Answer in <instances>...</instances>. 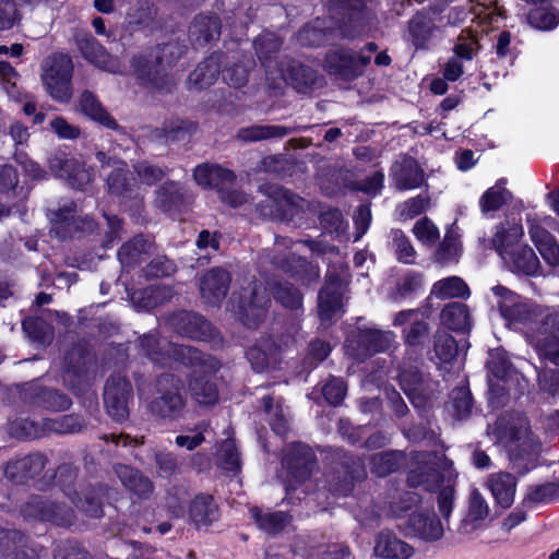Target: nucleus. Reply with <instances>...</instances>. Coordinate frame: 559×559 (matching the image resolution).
Wrapping results in <instances>:
<instances>
[{
	"mask_svg": "<svg viewBox=\"0 0 559 559\" xmlns=\"http://www.w3.org/2000/svg\"><path fill=\"white\" fill-rule=\"evenodd\" d=\"M328 9L334 26L316 19L298 32L297 40L301 46L320 47L345 38L354 39L369 33L376 22L366 0H329Z\"/></svg>",
	"mask_w": 559,
	"mask_h": 559,
	"instance_id": "obj_1",
	"label": "nucleus"
},
{
	"mask_svg": "<svg viewBox=\"0 0 559 559\" xmlns=\"http://www.w3.org/2000/svg\"><path fill=\"white\" fill-rule=\"evenodd\" d=\"M495 435L498 443L508 450L510 460L521 468V474L535 467L539 443L524 416L510 412L501 414L495 424Z\"/></svg>",
	"mask_w": 559,
	"mask_h": 559,
	"instance_id": "obj_2",
	"label": "nucleus"
},
{
	"mask_svg": "<svg viewBox=\"0 0 559 559\" xmlns=\"http://www.w3.org/2000/svg\"><path fill=\"white\" fill-rule=\"evenodd\" d=\"M523 227L516 222L506 221L497 226L491 246L504 266L513 273L536 276L540 271V262L533 248L519 245L523 237Z\"/></svg>",
	"mask_w": 559,
	"mask_h": 559,
	"instance_id": "obj_3",
	"label": "nucleus"
},
{
	"mask_svg": "<svg viewBox=\"0 0 559 559\" xmlns=\"http://www.w3.org/2000/svg\"><path fill=\"white\" fill-rule=\"evenodd\" d=\"M98 370L96 353L87 341L72 343L64 353L62 381L67 389L80 396L93 384Z\"/></svg>",
	"mask_w": 559,
	"mask_h": 559,
	"instance_id": "obj_4",
	"label": "nucleus"
},
{
	"mask_svg": "<svg viewBox=\"0 0 559 559\" xmlns=\"http://www.w3.org/2000/svg\"><path fill=\"white\" fill-rule=\"evenodd\" d=\"M147 408L152 416L165 421L183 418L187 408L183 381L169 372L157 376L154 380L153 397Z\"/></svg>",
	"mask_w": 559,
	"mask_h": 559,
	"instance_id": "obj_5",
	"label": "nucleus"
},
{
	"mask_svg": "<svg viewBox=\"0 0 559 559\" xmlns=\"http://www.w3.org/2000/svg\"><path fill=\"white\" fill-rule=\"evenodd\" d=\"M453 462L438 452H424L417 456L416 465L407 473L406 481L411 488H421L426 491L438 489L447 478H456Z\"/></svg>",
	"mask_w": 559,
	"mask_h": 559,
	"instance_id": "obj_6",
	"label": "nucleus"
},
{
	"mask_svg": "<svg viewBox=\"0 0 559 559\" xmlns=\"http://www.w3.org/2000/svg\"><path fill=\"white\" fill-rule=\"evenodd\" d=\"M366 478L367 469L360 456L342 449L334 452L331 468L326 474V486L332 495L346 497L352 493L357 483Z\"/></svg>",
	"mask_w": 559,
	"mask_h": 559,
	"instance_id": "obj_7",
	"label": "nucleus"
},
{
	"mask_svg": "<svg viewBox=\"0 0 559 559\" xmlns=\"http://www.w3.org/2000/svg\"><path fill=\"white\" fill-rule=\"evenodd\" d=\"M166 322L175 333L182 337L209 343L212 348L223 346L224 338L218 329L198 312L179 310L170 313Z\"/></svg>",
	"mask_w": 559,
	"mask_h": 559,
	"instance_id": "obj_8",
	"label": "nucleus"
},
{
	"mask_svg": "<svg viewBox=\"0 0 559 559\" xmlns=\"http://www.w3.org/2000/svg\"><path fill=\"white\" fill-rule=\"evenodd\" d=\"M491 374L495 378V381L491 379V405L495 399L503 405L511 395L522 394L526 385L524 377L499 352L491 353Z\"/></svg>",
	"mask_w": 559,
	"mask_h": 559,
	"instance_id": "obj_9",
	"label": "nucleus"
},
{
	"mask_svg": "<svg viewBox=\"0 0 559 559\" xmlns=\"http://www.w3.org/2000/svg\"><path fill=\"white\" fill-rule=\"evenodd\" d=\"M72 71L73 63L67 55L56 53L46 59L41 80L53 99L68 102L71 98Z\"/></svg>",
	"mask_w": 559,
	"mask_h": 559,
	"instance_id": "obj_10",
	"label": "nucleus"
},
{
	"mask_svg": "<svg viewBox=\"0 0 559 559\" xmlns=\"http://www.w3.org/2000/svg\"><path fill=\"white\" fill-rule=\"evenodd\" d=\"M131 68L140 85L160 94L171 93L176 86L169 69L154 56L148 59L143 56H134L131 59Z\"/></svg>",
	"mask_w": 559,
	"mask_h": 559,
	"instance_id": "obj_11",
	"label": "nucleus"
},
{
	"mask_svg": "<svg viewBox=\"0 0 559 559\" xmlns=\"http://www.w3.org/2000/svg\"><path fill=\"white\" fill-rule=\"evenodd\" d=\"M272 74V71L266 70V81L270 82L269 86L273 90L282 88L285 82L289 80L298 93L307 94L321 88L325 83L324 76L317 70L295 60L287 68V78L283 71H276L274 76H271Z\"/></svg>",
	"mask_w": 559,
	"mask_h": 559,
	"instance_id": "obj_12",
	"label": "nucleus"
},
{
	"mask_svg": "<svg viewBox=\"0 0 559 559\" xmlns=\"http://www.w3.org/2000/svg\"><path fill=\"white\" fill-rule=\"evenodd\" d=\"M103 397L107 414L112 420L122 423L129 418L133 388L127 377L119 373L110 376L105 382Z\"/></svg>",
	"mask_w": 559,
	"mask_h": 559,
	"instance_id": "obj_13",
	"label": "nucleus"
},
{
	"mask_svg": "<svg viewBox=\"0 0 559 559\" xmlns=\"http://www.w3.org/2000/svg\"><path fill=\"white\" fill-rule=\"evenodd\" d=\"M394 335L378 329L357 328L346 340L347 352L358 360L385 352L390 348Z\"/></svg>",
	"mask_w": 559,
	"mask_h": 559,
	"instance_id": "obj_14",
	"label": "nucleus"
},
{
	"mask_svg": "<svg viewBox=\"0 0 559 559\" xmlns=\"http://www.w3.org/2000/svg\"><path fill=\"white\" fill-rule=\"evenodd\" d=\"M370 63V56L362 52L355 55L350 50H333L325 55L324 70L343 81H353L362 75Z\"/></svg>",
	"mask_w": 559,
	"mask_h": 559,
	"instance_id": "obj_15",
	"label": "nucleus"
},
{
	"mask_svg": "<svg viewBox=\"0 0 559 559\" xmlns=\"http://www.w3.org/2000/svg\"><path fill=\"white\" fill-rule=\"evenodd\" d=\"M269 305L266 290L255 283L249 284L240 294L238 306L240 321L249 329L259 328L266 318Z\"/></svg>",
	"mask_w": 559,
	"mask_h": 559,
	"instance_id": "obj_16",
	"label": "nucleus"
},
{
	"mask_svg": "<svg viewBox=\"0 0 559 559\" xmlns=\"http://www.w3.org/2000/svg\"><path fill=\"white\" fill-rule=\"evenodd\" d=\"M283 466L296 485L309 480L313 472L319 468L314 452L302 442H294L288 445L283 457Z\"/></svg>",
	"mask_w": 559,
	"mask_h": 559,
	"instance_id": "obj_17",
	"label": "nucleus"
},
{
	"mask_svg": "<svg viewBox=\"0 0 559 559\" xmlns=\"http://www.w3.org/2000/svg\"><path fill=\"white\" fill-rule=\"evenodd\" d=\"M520 330L534 343H538L539 337L559 335V313L554 308L534 302Z\"/></svg>",
	"mask_w": 559,
	"mask_h": 559,
	"instance_id": "obj_18",
	"label": "nucleus"
},
{
	"mask_svg": "<svg viewBox=\"0 0 559 559\" xmlns=\"http://www.w3.org/2000/svg\"><path fill=\"white\" fill-rule=\"evenodd\" d=\"M48 464V457L43 452H31L15 456L3 465L4 478L15 485H26L41 474Z\"/></svg>",
	"mask_w": 559,
	"mask_h": 559,
	"instance_id": "obj_19",
	"label": "nucleus"
},
{
	"mask_svg": "<svg viewBox=\"0 0 559 559\" xmlns=\"http://www.w3.org/2000/svg\"><path fill=\"white\" fill-rule=\"evenodd\" d=\"M270 262L275 269L289 275L304 286H310L320 280L318 264L296 253H274L271 255Z\"/></svg>",
	"mask_w": 559,
	"mask_h": 559,
	"instance_id": "obj_20",
	"label": "nucleus"
},
{
	"mask_svg": "<svg viewBox=\"0 0 559 559\" xmlns=\"http://www.w3.org/2000/svg\"><path fill=\"white\" fill-rule=\"evenodd\" d=\"M397 378L402 390L416 409L426 411L431 406V392L426 389L424 374L417 365L404 360Z\"/></svg>",
	"mask_w": 559,
	"mask_h": 559,
	"instance_id": "obj_21",
	"label": "nucleus"
},
{
	"mask_svg": "<svg viewBox=\"0 0 559 559\" xmlns=\"http://www.w3.org/2000/svg\"><path fill=\"white\" fill-rule=\"evenodd\" d=\"M500 316L508 325L521 328L534 302L523 300L520 295L498 285L492 288Z\"/></svg>",
	"mask_w": 559,
	"mask_h": 559,
	"instance_id": "obj_22",
	"label": "nucleus"
},
{
	"mask_svg": "<svg viewBox=\"0 0 559 559\" xmlns=\"http://www.w3.org/2000/svg\"><path fill=\"white\" fill-rule=\"evenodd\" d=\"M73 40L83 58L95 67L111 72H119V63L98 40L88 32L75 29Z\"/></svg>",
	"mask_w": 559,
	"mask_h": 559,
	"instance_id": "obj_23",
	"label": "nucleus"
},
{
	"mask_svg": "<svg viewBox=\"0 0 559 559\" xmlns=\"http://www.w3.org/2000/svg\"><path fill=\"white\" fill-rule=\"evenodd\" d=\"M114 492V487L106 483L97 481L87 485L82 491H78V497L70 499V501L86 516L100 519L105 514V502Z\"/></svg>",
	"mask_w": 559,
	"mask_h": 559,
	"instance_id": "obj_24",
	"label": "nucleus"
},
{
	"mask_svg": "<svg viewBox=\"0 0 559 559\" xmlns=\"http://www.w3.org/2000/svg\"><path fill=\"white\" fill-rule=\"evenodd\" d=\"M154 205L165 213H178L193 201L191 191L180 181L166 180L154 192Z\"/></svg>",
	"mask_w": 559,
	"mask_h": 559,
	"instance_id": "obj_25",
	"label": "nucleus"
},
{
	"mask_svg": "<svg viewBox=\"0 0 559 559\" xmlns=\"http://www.w3.org/2000/svg\"><path fill=\"white\" fill-rule=\"evenodd\" d=\"M176 361L193 370L217 372L222 364L211 354L190 345L169 343V362Z\"/></svg>",
	"mask_w": 559,
	"mask_h": 559,
	"instance_id": "obj_26",
	"label": "nucleus"
},
{
	"mask_svg": "<svg viewBox=\"0 0 559 559\" xmlns=\"http://www.w3.org/2000/svg\"><path fill=\"white\" fill-rule=\"evenodd\" d=\"M231 282L230 273L221 266L207 270L200 278V293L206 304L219 306L226 298Z\"/></svg>",
	"mask_w": 559,
	"mask_h": 559,
	"instance_id": "obj_27",
	"label": "nucleus"
},
{
	"mask_svg": "<svg viewBox=\"0 0 559 559\" xmlns=\"http://www.w3.org/2000/svg\"><path fill=\"white\" fill-rule=\"evenodd\" d=\"M49 169L68 185L82 189L93 180L92 170L81 166L75 159L68 158L66 154H56L48 159Z\"/></svg>",
	"mask_w": 559,
	"mask_h": 559,
	"instance_id": "obj_28",
	"label": "nucleus"
},
{
	"mask_svg": "<svg viewBox=\"0 0 559 559\" xmlns=\"http://www.w3.org/2000/svg\"><path fill=\"white\" fill-rule=\"evenodd\" d=\"M25 402L51 412H63L71 407V397L55 388L31 384L23 392Z\"/></svg>",
	"mask_w": 559,
	"mask_h": 559,
	"instance_id": "obj_29",
	"label": "nucleus"
},
{
	"mask_svg": "<svg viewBox=\"0 0 559 559\" xmlns=\"http://www.w3.org/2000/svg\"><path fill=\"white\" fill-rule=\"evenodd\" d=\"M391 177L397 190H411L425 183V171L412 156H403L391 166Z\"/></svg>",
	"mask_w": 559,
	"mask_h": 559,
	"instance_id": "obj_30",
	"label": "nucleus"
},
{
	"mask_svg": "<svg viewBox=\"0 0 559 559\" xmlns=\"http://www.w3.org/2000/svg\"><path fill=\"white\" fill-rule=\"evenodd\" d=\"M457 354L456 340L445 330H437L432 336V349L427 352L429 360L439 369L449 371V366L456 359Z\"/></svg>",
	"mask_w": 559,
	"mask_h": 559,
	"instance_id": "obj_31",
	"label": "nucleus"
},
{
	"mask_svg": "<svg viewBox=\"0 0 559 559\" xmlns=\"http://www.w3.org/2000/svg\"><path fill=\"white\" fill-rule=\"evenodd\" d=\"M310 128L311 127L308 126L285 127L275 124H251L240 128L235 138L242 143H253L272 139H282L288 134L298 132L299 130H307Z\"/></svg>",
	"mask_w": 559,
	"mask_h": 559,
	"instance_id": "obj_32",
	"label": "nucleus"
},
{
	"mask_svg": "<svg viewBox=\"0 0 559 559\" xmlns=\"http://www.w3.org/2000/svg\"><path fill=\"white\" fill-rule=\"evenodd\" d=\"M112 471L122 486L140 499H147L152 495L153 481L140 469L131 465L115 463Z\"/></svg>",
	"mask_w": 559,
	"mask_h": 559,
	"instance_id": "obj_33",
	"label": "nucleus"
},
{
	"mask_svg": "<svg viewBox=\"0 0 559 559\" xmlns=\"http://www.w3.org/2000/svg\"><path fill=\"white\" fill-rule=\"evenodd\" d=\"M281 346L273 340H261L246 352V357L255 372L276 368L280 362Z\"/></svg>",
	"mask_w": 559,
	"mask_h": 559,
	"instance_id": "obj_34",
	"label": "nucleus"
},
{
	"mask_svg": "<svg viewBox=\"0 0 559 559\" xmlns=\"http://www.w3.org/2000/svg\"><path fill=\"white\" fill-rule=\"evenodd\" d=\"M217 372L192 370L188 386L194 401L204 406L214 405L218 401V389L213 380Z\"/></svg>",
	"mask_w": 559,
	"mask_h": 559,
	"instance_id": "obj_35",
	"label": "nucleus"
},
{
	"mask_svg": "<svg viewBox=\"0 0 559 559\" xmlns=\"http://www.w3.org/2000/svg\"><path fill=\"white\" fill-rule=\"evenodd\" d=\"M409 534L425 542H437L443 536V526L435 513L417 512L407 520Z\"/></svg>",
	"mask_w": 559,
	"mask_h": 559,
	"instance_id": "obj_36",
	"label": "nucleus"
},
{
	"mask_svg": "<svg viewBox=\"0 0 559 559\" xmlns=\"http://www.w3.org/2000/svg\"><path fill=\"white\" fill-rule=\"evenodd\" d=\"M221 20L217 15H197L189 26V39L194 47L218 40L221 36Z\"/></svg>",
	"mask_w": 559,
	"mask_h": 559,
	"instance_id": "obj_37",
	"label": "nucleus"
},
{
	"mask_svg": "<svg viewBox=\"0 0 559 559\" xmlns=\"http://www.w3.org/2000/svg\"><path fill=\"white\" fill-rule=\"evenodd\" d=\"M155 251L156 243L154 238L139 234L120 247L118 259L123 266H134L141 262L142 255H151Z\"/></svg>",
	"mask_w": 559,
	"mask_h": 559,
	"instance_id": "obj_38",
	"label": "nucleus"
},
{
	"mask_svg": "<svg viewBox=\"0 0 559 559\" xmlns=\"http://www.w3.org/2000/svg\"><path fill=\"white\" fill-rule=\"evenodd\" d=\"M224 59V52H213L210 57L200 62L189 74V83L197 90H203L213 85L221 73V64Z\"/></svg>",
	"mask_w": 559,
	"mask_h": 559,
	"instance_id": "obj_39",
	"label": "nucleus"
},
{
	"mask_svg": "<svg viewBox=\"0 0 559 559\" xmlns=\"http://www.w3.org/2000/svg\"><path fill=\"white\" fill-rule=\"evenodd\" d=\"M373 551L376 556L384 559H408L414 554L411 545L390 531H382L377 535Z\"/></svg>",
	"mask_w": 559,
	"mask_h": 559,
	"instance_id": "obj_40",
	"label": "nucleus"
},
{
	"mask_svg": "<svg viewBox=\"0 0 559 559\" xmlns=\"http://www.w3.org/2000/svg\"><path fill=\"white\" fill-rule=\"evenodd\" d=\"M190 519L197 528H207L219 518L218 506L211 495L200 493L195 496L190 504Z\"/></svg>",
	"mask_w": 559,
	"mask_h": 559,
	"instance_id": "obj_41",
	"label": "nucleus"
},
{
	"mask_svg": "<svg viewBox=\"0 0 559 559\" xmlns=\"http://www.w3.org/2000/svg\"><path fill=\"white\" fill-rule=\"evenodd\" d=\"M27 536L15 528H4L0 525V549L3 551V559H35L25 549Z\"/></svg>",
	"mask_w": 559,
	"mask_h": 559,
	"instance_id": "obj_42",
	"label": "nucleus"
},
{
	"mask_svg": "<svg viewBox=\"0 0 559 559\" xmlns=\"http://www.w3.org/2000/svg\"><path fill=\"white\" fill-rule=\"evenodd\" d=\"M430 326L424 320H416L403 330L404 343L407 346V360L415 362L421 357L424 347L429 340Z\"/></svg>",
	"mask_w": 559,
	"mask_h": 559,
	"instance_id": "obj_43",
	"label": "nucleus"
},
{
	"mask_svg": "<svg viewBox=\"0 0 559 559\" xmlns=\"http://www.w3.org/2000/svg\"><path fill=\"white\" fill-rule=\"evenodd\" d=\"M275 198H277V221L292 222L296 216L305 212L307 201L294 191L276 185Z\"/></svg>",
	"mask_w": 559,
	"mask_h": 559,
	"instance_id": "obj_44",
	"label": "nucleus"
},
{
	"mask_svg": "<svg viewBox=\"0 0 559 559\" xmlns=\"http://www.w3.org/2000/svg\"><path fill=\"white\" fill-rule=\"evenodd\" d=\"M82 114L109 130H120L118 122L103 107L97 97L90 91H84L79 102Z\"/></svg>",
	"mask_w": 559,
	"mask_h": 559,
	"instance_id": "obj_45",
	"label": "nucleus"
},
{
	"mask_svg": "<svg viewBox=\"0 0 559 559\" xmlns=\"http://www.w3.org/2000/svg\"><path fill=\"white\" fill-rule=\"evenodd\" d=\"M406 462V453L401 450H385L370 457V471L377 477H386L397 472Z\"/></svg>",
	"mask_w": 559,
	"mask_h": 559,
	"instance_id": "obj_46",
	"label": "nucleus"
},
{
	"mask_svg": "<svg viewBox=\"0 0 559 559\" xmlns=\"http://www.w3.org/2000/svg\"><path fill=\"white\" fill-rule=\"evenodd\" d=\"M250 512L258 527L269 536L278 535L292 522V515L284 511L263 512L259 508L254 507Z\"/></svg>",
	"mask_w": 559,
	"mask_h": 559,
	"instance_id": "obj_47",
	"label": "nucleus"
},
{
	"mask_svg": "<svg viewBox=\"0 0 559 559\" xmlns=\"http://www.w3.org/2000/svg\"><path fill=\"white\" fill-rule=\"evenodd\" d=\"M270 290L274 300L283 308L292 311L302 309L304 294L293 283L288 281H274L270 285Z\"/></svg>",
	"mask_w": 559,
	"mask_h": 559,
	"instance_id": "obj_48",
	"label": "nucleus"
},
{
	"mask_svg": "<svg viewBox=\"0 0 559 559\" xmlns=\"http://www.w3.org/2000/svg\"><path fill=\"white\" fill-rule=\"evenodd\" d=\"M173 290L165 285L147 286L132 293L131 301L135 308L151 310L171 298Z\"/></svg>",
	"mask_w": 559,
	"mask_h": 559,
	"instance_id": "obj_49",
	"label": "nucleus"
},
{
	"mask_svg": "<svg viewBox=\"0 0 559 559\" xmlns=\"http://www.w3.org/2000/svg\"><path fill=\"white\" fill-rule=\"evenodd\" d=\"M488 514V504L478 489H473L468 498L466 515L462 520L461 530L465 533L475 531Z\"/></svg>",
	"mask_w": 559,
	"mask_h": 559,
	"instance_id": "obj_50",
	"label": "nucleus"
},
{
	"mask_svg": "<svg viewBox=\"0 0 559 559\" xmlns=\"http://www.w3.org/2000/svg\"><path fill=\"white\" fill-rule=\"evenodd\" d=\"M108 190L111 194L130 199L138 193L139 185L131 177L128 165L121 170H110L106 178Z\"/></svg>",
	"mask_w": 559,
	"mask_h": 559,
	"instance_id": "obj_51",
	"label": "nucleus"
},
{
	"mask_svg": "<svg viewBox=\"0 0 559 559\" xmlns=\"http://www.w3.org/2000/svg\"><path fill=\"white\" fill-rule=\"evenodd\" d=\"M516 491V478L510 473H498L491 476V496L497 504L507 509L512 506Z\"/></svg>",
	"mask_w": 559,
	"mask_h": 559,
	"instance_id": "obj_52",
	"label": "nucleus"
},
{
	"mask_svg": "<svg viewBox=\"0 0 559 559\" xmlns=\"http://www.w3.org/2000/svg\"><path fill=\"white\" fill-rule=\"evenodd\" d=\"M459 234L454 231L453 226H450L433 252V261L440 265H447L457 262L462 253V245L459 239Z\"/></svg>",
	"mask_w": 559,
	"mask_h": 559,
	"instance_id": "obj_53",
	"label": "nucleus"
},
{
	"mask_svg": "<svg viewBox=\"0 0 559 559\" xmlns=\"http://www.w3.org/2000/svg\"><path fill=\"white\" fill-rule=\"evenodd\" d=\"M443 325L453 331H466L471 328L468 307L457 301L448 304L440 313Z\"/></svg>",
	"mask_w": 559,
	"mask_h": 559,
	"instance_id": "obj_54",
	"label": "nucleus"
},
{
	"mask_svg": "<svg viewBox=\"0 0 559 559\" xmlns=\"http://www.w3.org/2000/svg\"><path fill=\"white\" fill-rule=\"evenodd\" d=\"M79 474V466L71 462L61 463L55 471V485L60 488L69 500L78 497L76 483Z\"/></svg>",
	"mask_w": 559,
	"mask_h": 559,
	"instance_id": "obj_55",
	"label": "nucleus"
},
{
	"mask_svg": "<svg viewBox=\"0 0 559 559\" xmlns=\"http://www.w3.org/2000/svg\"><path fill=\"white\" fill-rule=\"evenodd\" d=\"M343 294L330 288H321L318 294V313L322 323H329L343 306Z\"/></svg>",
	"mask_w": 559,
	"mask_h": 559,
	"instance_id": "obj_56",
	"label": "nucleus"
},
{
	"mask_svg": "<svg viewBox=\"0 0 559 559\" xmlns=\"http://www.w3.org/2000/svg\"><path fill=\"white\" fill-rule=\"evenodd\" d=\"M178 271L176 261L164 253L155 254L142 269L143 276L159 280L173 276Z\"/></svg>",
	"mask_w": 559,
	"mask_h": 559,
	"instance_id": "obj_57",
	"label": "nucleus"
},
{
	"mask_svg": "<svg viewBox=\"0 0 559 559\" xmlns=\"http://www.w3.org/2000/svg\"><path fill=\"white\" fill-rule=\"evenodd\" d=\"M140 347L144 355L154 364L169 366V343L162 344L153 334H145L140 338Z\"/></svg>",
	"mask_w": 559,
	"mask_h": 559,
	"instance_id": "obj_58",
	"label": "nucleus"
},
{
	"mask_svg": "<svg viewBox=\"0 0 559 559\" xmlns=\"http://www.w3.org/2000/svg\"><path fill=\"white\" fill-rule=\"evenodd\" d=\"M133 173L140 183L152 187L160 182L169 173L168 167H162L151 160H138L132 165Z\"/></svg>",
	"mask_w": 559,
	"mask_h": 559,
	"instance_id": "obj_59",
	"label": "nucleus"
},
{
	"mask_svg": "<svg viewBox=\"0 0 559 559\" xmlns=\"http://www.w3.org/2000/svg\"><path fill=\"white\" fill-rule=\"evenodd\" d=\"M557 497H559V484L548 481L528 486L522 503L524 507L536 503H549Z\"/></svg>",
	"mask_w": 559,
	"mask_h": 559,
	"instance_id": "obj_60",
	"label": "nucleus"
},
{
	"mask_svg": "<svg viewBox=\"0 0 559 559\" xmlns=\"http://www.w3.org/2000/svg\"><path fill=\"white\" fill-rule=\"evenodd\" d=\"M473 407V397L467 388L459 386L451 391L449 396V412L459 420L465 419L471 415Z\"/></svg>",
	"mask_w": 559,
	"mask_h": 559,
	"instance_id": "obj_61",
	"label": "nucleus"
},
{
	"mask_svg": "<svg viewBox=\"0 0 559 559\" xmlns=\"http://www.w3.org/2000/svg\"><path fill=\"white\" fill-rule=\"evenodd\" d=\"M45 427L47 430L60 435L78 433L86 428V421L81 415L68 414L53 419H46Z\"/></svg>",
	"mask_w": 559,
	"mask_h": 559,
	"instance_id": "obj_62",
	"label": "nucleus"
},
{
	"mask_svg": "<svg viewBox=\"0 0 559 559\" xmlns=\"http://www.w3.org/2000/svg\"><path fill=\"white\" fill-rule=\"evenodd\" d=\"M26 335L32 342L48 345L53 338V328L40 318H26L22 322Z\"/></svg>",
	"mask_w": 559,
	"mask_h": 559,
	"instance_id": "obj_63",
	"label": "nucleus"
},
{
	"mask_svg": "<svg viewBox=\"0 0 559 559\" xmlns=\"http://www.w3.org/2000/svg\"><path fill=\"white\" fill-rule=\"evenodd\" d=\"M45 430V423L39 424L28 418H16L8 425V433L19 440L40 438Z\"/></svg>",
	"mask_w": 559,
	"mask_h": 559,
	"instance_id": "obj_64",
	"label": "nucleus"
}]
</instances>
